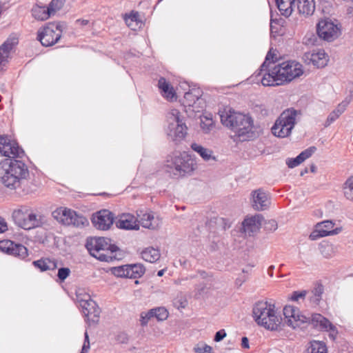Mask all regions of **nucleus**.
Wrapping results in <instances>:
<instances>
[{"mask_svg":"<svg viewBox=\"0 0 353 353\" xmlns=\"http://www.w3.org/2000/svg\"><path fill=\"white\" fill-rule=\"evenodd\" d=\"M277 61L276 54L270 50L265 61L261 66V71L265 72L261 83L264 86H278L289 83L303 74V66L296 61H286L272 67Z\"/></svg>","mask_w":353,"mask_h":353,"instance_id":"nucleus-1","label":"nucleus"},{"mask_svg":"<svg viewBox=\"0 0 353 353\" xmlns=\"http://www.w3.org/2000/svg\"><path fill=\"white\" fill-rule=\"evenodd\" d=\"M222 125L233 131L234 134L230 137L236 142L249 141L258 136L252 119L232 108L222 111Z\"/></svg>","mask_w":353,"mask_h":353,"instance_id":"nucleus-2","label":"nucleus"},{"mask_svg":"<svg viewBox=\"0 0 353 353\" xmlns=\"http://www.w3.org/2000/svg\"><path fill=\"white\" fill-rule=\"evenodd\" d=\"M283 315L285 316V323L290 327L295 329L300 327L302 323H309L312 325L314 327L330 330L332 332L330 336L334 339L337 332L335 327L320 314H314L310 316H307L299 314L297 308L292 305H286L283 308Z\"/></svg>","mask_w":353,"mask_h":353,"instance_id":"nucleus-3","label":"nucleus"},{"mask_svg":"<svg viewBox=\"0 0 353 353\" xmlns=\"http://www.w3.org/2000/svg\"><path fill=\"white\" fill-rule=\"evenodd\" d=\"M17 158L6 159L0 162V180L7 188L14 190L29 176L28 166Z\"/></svg>","mask_w":353,"mask_h":353,"instance_id":"nucleus-4","label":"nucleus"},{"mask_svg":"<svg viewBox=\"0 0 353 353\" xmlns=\"http://www.w3.org/2000/svg\"><path fill=\"white\" fill-rule=\"evenodd\" d=\"M17 158L6 159L0 162V180L7 188L14 190L29 176L28 166Z\"/></svg>","mask_w":353,"mask_h":353,"instance_id":"nucleus-5","label":"nucleus"},{"mask_svg":"<svg viewBox=\"0 0 353 353\" xmlns=\"http://www.w3.org/2000/svg\"><path fill=\"white\" fill-rule=\"evenodd\" d=\"M196 168L195 159L185 152L168 155L164 165L165 172L174 179L191 175Z\"/></svg>","mask_w":353,"mask_h":353,"instance_id":"nucleus-6","label":"nucleus"},{"mask_svg":"<svg viewBox=\"0 0 353 353\" xmlns=\"http://www.w3.org/2000/svg\"><path fill=\"white\" fill-rule=\"evenodd\" d=\"M252 313L256 323L267 330H277L281 326L282 319L276 315L274 304L259 301L254 305Z\"/></svg>","mask_w":353,"mask_h":353,"instance_id":"nucleus-7","label":"nucleus"},{"mask_svg":"<svg viewBox=\"0 0 353 353\" xmlns=\"http://www.w3.org/2000/svg\"><path fill=\"white\" fill-rule=\"evenodd\" d=\"M85 247L90 254L101 261H110L112 256L109 254L117 252L118 247L111 243V240L105 237H94L88 239Z\"/></svg>","mask_w":353,"mask_h":353,"instance_id":"nucleus-8","label":"nucleus"},{"mask_svg":"<svg viewBox=\"0 0 353 353\" xmlns=\"http://www.w3.org/2000/svg\"><path fill=\"white\" fill-rule=\"evenodd\" d=\"M301 114V110L292 108L284 110L272 128V134L280 138L288 137Z\"/></svg>","mask_w":353,"mask_h":353,"instance_id":"nucleus-9","label":"nucleus"},{"mask_svg":"<svg viewBox=\"0 0 353 353\" xmlns=\"http://www.w3.org/2000/svg\"><path fill=\"white\" fill-rule=\"evenodd\" d=\"M67 25L63 21L47 23L37 31V39L43 46L50 47L59 42Z\"/></svg>","mask_w":353,"mask_h":353,"instance_id":"nucleus-10","label":"nucleus"},{"mask_svg":"<svg viewBox=\"0 0 353 353\" xmlns=\"http://www.w3.org/2000/svg\"><path fill=\"white\" fill-rule=\"evenodd\" d=\"M12 217L15 223L24 230H30L39 227L41 224L37 215L26 206H22L14 210Z\"/></svg>","mask_w":353,"mask_h":353,"instance_id":"nucleus-11","label":"nucleus"},{"mask_svg":"<svg viewBox=\"0 0 353 353\" xmlns=\"http://www.w3.org/2000/svg\"><path fill=\"white\" fill-rule=\"evenodd\" d=\"M168 128L170 134L176 139H182L187 134V126L184 122V117L176 109H172L168 114Z\"/></svg>","mask_w":353,"mask_h":353,"instance_id":"nucleus-12","label":"nucleus"},{"mask_svg":"<svg viewBox=\"0 0 353 353\" xmlns=\"http://www.w3.org/2000/svg\"><path fill=\"white\" fill-rule=\"evenodd\" d=\"M202 90L199 88H193L184 94L182 103L186 108L185 111L201 112L204 108V101L201 99Z\"/></svg>","mask_w":353,"mask_h":353,"instance_id":"nucleus-13","label":"nucleus"},{"mask_svg":"<svg viewBox=\"0 0 353 353\" xmlns=\"http://www.w3.org/2000/svg\"><path fill=\"white\" fill-rule=\"evenodd\" d=\"M316 32L320 38L332 41L340 36L341 28L330 19H325L318 23Z\"/></svg>","mask_w":353,"mask_h":353,"instance_id":"nucleus-14","label":"nucleus"},{"mask_svg":"<svg viewBox=\"0 0 353 353\" xmlns=\"http://www.w3.org/2000/svg\"><path fill=\"white\" fill-rule=\"evenodd\" d=\"M0 153L8 159L22 158L25 155L18 143L7 135L0 136Z\"/></svg>","mask_w":353,"mask_h":353,"instance_id":"nucleus-15","label":"nucleus"},{"mask_svg":"<svg viewBox=\"0 0 353 353\" xmlns=\"http://www.w3.org/2000/svg\"><path fill=\"white\" fill-rule=\"evenodd\" d=\"M79 305L89 325H97L99 321L101 310L96 302L89 297L87 300H80Z\"/></svg>","mask_w":353,"mask_h":353,"instance_id":"nucleus-16","label":"nucleus"},{"mask_svg":"<svg viewBox=\"0 0 353 353\" xmlns=\"http://www.w3.org/2000/svg\"><path fill=\"white\" fill-rule=\"evenodd\" d=\"M114 214L108 210H99L92 215V223L98 230H108L114 221Z\"/></svg>","mask_w":353,"mask_h":353,"instance_id":"nucleus-17","label":"nucleus"},{"mask_svg":"<svg viewBox=\"0 0 353 353\" xmlns=\"http://www.w3.org/2000/svg\"><path fill=\"white\" fill-rule=\"evenodd\" d=\"M0 250L21 259H24L28 256L26 247L8 239L0 241Z\"/></svg>","mask_w":353,"mask_h":353,"instance_id":"nucleus-18","label":"nucleus"},{"mask_svg":"<svg viewBox=\"0 0 353 353\" xmlns=\"http://www.w3.org/2000/svg\"><path fill=\"white\" fill-rule=\"evenodd\" d=\"M18 37L15 34H10L0 46V72L8 63L11 51L18 44Z\"/></svg>","mask_w":353,"mask_h":353,"instance_id":"nucleus-19","label":"nucleus"},{"mask_svg":"<svg viewBox=\"0 0 353 353\" xmlns=\"http://www.w3.org/2000/svg\"><path fill=\"white\" fill-rule=\"evenodd\" d=\"M137 219L139 225L141 224L142 227L150 230L157 229L161 223L159 218L154 217L153 212L148 210H137Z\"/></svg>","mask_w":353,"mask_h":353,"instance_id":"nucleus-20","label":"nucleus"},{"mask_svg":"<svg viewBox=\"0 0 353 353\" xmlns=\"http://www.w3.org/2000/svg\"><path fill=\"white\" fill-rule=\"evenodd\" d=\"M263 221V217L261 214L248 217L242 223L241 230L245 235L253 236L259 230Z\"/></svg>","mask_w":353,"mask_h":353,"instance_id":"nucleus-21","label":"nucleus"},{"mask_svg":"<svg viewBox=\"0 0 353 353\" xmlns=\"http://www.w3.org/2000/svg\"><path fill=\"white\" fill-rule=\"evenodd\" d=\"M116 226L123 230H139L138 219L130 213L119 215L115 220Z\"/></svg>","mask_w":353,"mask_h":353,"instance_id":"nucleus-22","label":"nucleus"},{"mask_svg":"<svg viewBox=\"0 0 353 353\" xmlns=\"http://www.w3.org/2000/svg\"><path fill=\"white\" fill-rule=\"evenodd\" d=\"M252 206L256 210H265L269 204V197L266 192L261 189L254 190L252 193Z\"/></svg>","mask_w":353,"mask_h":353,"instance_id":"nucleus-23","label":"nucleus"},{"mask_svg":"<svg viewBox=\"0 0 353 353\" xmlns=\"http://www.w3.org/2000/svg\"><path fill=\"white\" fill-rule=\"evenodd\" d=\"M305 57L310 60L317 68L325 67L328 61V57L324 50H319L316 52H308L305 54Z\"/></svg>","mask_w":353,"mask_h":353,"instance_id":"nucleus-24","label":"nucleus"},{"mask_svg":"<svg viewBox=\"0 0 353 353\" xmlns=\"http://www.w3.org/2000/svg\"><path fill=\"white\" fill-rule=\"evenodd\" d=\"M316 147L311 146L307 149L305 150L304 151H303L302 152H301L296 158L287 159L286 163L288 166L290 168H293L296 166H298L305 160L310 158L316 152Z\"/></svg>","mask_w":353,"mask_h":353,"instance_id":"nucleus-25","label":"nucleus"},{"mask_svg":"<svg viewBox=\"0 0 353 353\" xmlns=\"http://www.w3.org/2000/svg\"><path fill=\"white\" fill-rule=\"evenodd\" d=\"M88 224V219L80 214H77L74 210H70L68 216L65 219V225H73L74 227H83Z\"/></svg>","mask_w":353,"mask_h":353,"instance_id":"nucleus-26","label":"nucleus"},{"mask_svg":"<svg viewBox=\"0 0 353 353\" xmlns=\"http://www.w3.org/2000/svg\"><path fill=\"white\" fill-rule=\"evenodd\" d=\"M296 7L299 14L307 17L314 13L315 3L314 0H296Z\"/></svg>","mask_w":353,"mask_h":353,"instance_id":"nucleus-27","label":"nucleus"},{"mask_svg":"<svg viewBox=\"0 0 353 353\" xmlns=\"http://www.w3.org/2000/svg\"><path fill=\"white\" fill-rule=\"evenodd\" d=\"M158 87L161 90L162 95L168 100L172 101L176 99V93L173 87L164 77H161L158 81Z\"/></svg>","mask_w":353,"mask_h":353,"instance_id":"nucleus-28","label":"nucleus"},{"mask_svg":"<svg viewBox=\"0 0 353 353\" xmlns=\"http://www.w3.org/2000/svg\"><path fill=\"white\" fill-rule=\"evenodd\" d=\"M33 265L39 269L41 272L47 270H54L57 268V262L49 258H41V259L34 261Z\"/></svg>","mask_w":353,"mask_h":353,"instance_id":"nucleus-29","label":"nucleus"},{"mask_svg":"<svg viewBox=\"0 0 353 353\" xmlns=\"http://www.w3.org/2000/svg\"><path fill=\"white\" fill-rule=\"evenodd\" d=\"M191 148L197 152L202 159L207 162L209 161H216L217 159L214 156L212 155V151L203 148L201 145H199L196 143L191 144Z\"/></svg>","mask_w":353,"mask_h":353,"instance_id":"nucleus-30","label":"nucleus"},{"mask_svg":"<svg viewBox=\"0 0 353 353\" xmlns=\"http://www.w3.org/2000/svg\"><path fill=\"white\" fill-rule=\"evenodd\" d=\"M32 14L34 19L40 21L46 20L52 15L48 6L39 5L32 8Z\"/></svg>","mask_w":353,"mask_h":353,"instance_id":"nucleus-31","label":"nucleus"},{"mask_svg":"<svg viewBox=\"0 0 353 353\" xmlns=\"http://www.w3.org/2000/svg\"><path fill=\"white\" fill-rule=\"evenodd\" d=\"M160 252L158 249H155L152 247L145 248L141 252L142 259L150 263H154L158 261L160 258Z\"/></svg>","mask_w":353,"mask_h":353,"instance_id":"nucleus-32","label":"nucleus"},{"mask_svg":"<svg viewBox=\"0 0 353 353\" xmlns=\"http://www.w3.org/2000/svg\"><path fill=\"white\" fill-rule=\"evenodd\" d=\"M128 278L137 279L142 276L145 271L144 266L140 263L128 265Z\"/></svg>","mask_w":353,"mask_h":353,"instance_id":"nucleus-33","label":"nucleus"},{"mask_svg":"<svg viewBox=\"0 0 353 353\" xmlns=\"http://www.w3.org/2000/svg\"><path fill=\"white\" fill-rule=\"evenodd\" d=\"M276 3L281 14L285 17L290 16L296 7V1L276 2Z\"/></svg>","mask_w":353,"mask_h":353,"instance_id":"nucleus-34","label":"nucleus"},{"mask_svg":"<svg viewBox=\"0 0 353 353\" xmlns=\"http://www.w3.org/2000/svg\"><path fill=\"white\" fill-rule=\"evenodd\" d=\"M307 353H327L325 343L322 341H313L307 350Z\"/></svg>","mask_w":353,"mask_h":353,"instance_id":"nucleus-35","label":"nucleus"},{"mask_svg":"<svg viewBox=\"0 0 353 353\" xmlns=\"http://www.w3.org/2000/svg\"><path fill=\"white\" fill-rule=\"evenodd\" d=\"M344 196L353 201V175L350 176L345 182L343 187Z\"/></svg>","mask_w":353,"mask_h":353,"instance_id":"nucleus-36","label":"nucleus"},{"mask_svg":"<svg viewBox=\"0 0 353 353\" xmlns=\"http://www.w3.org/2000/svg\"><path fill=\"white\" fill-rule=\"evenodd\" d=\"M70 210L66 208H58L52 212V215L57 221L65 225V219L68 217Z\"/></svg>","mask_w":353,"mask_h":353,"instance_id":"nucleus-37","label":"nucleus"},{"mask_svg":"<svg viewBox=\"0 0 353 353\" xmlns=\"http://www.w3.org/2000/svg\"><path fill=\"white\" fill-rule=\"evenodd\" d=\"M319 249L321 254L326 259H330L334 255V249L332 244L322 243L320 245Z\"/></svg>","mask_w":353,"mask_h":353,"instance_id":"nucleus-38","label":"nucleus"},{"mask_svg":"<svg viewBox=\"0 0 353 353\" xmlns=\"http://www.w3.org/2000/svg\"><path fill=\"white\" fill-rule=\"evenodd\" d=\"M253 267L254 265H249L246 268L242 270V273L240 274L236 279L235 283L236 285L240 287L248 280V275L250 274Z\"/></svg>","mask_w":353,"mask_h":353,"instance_id":"nucleus-39","label":"nucleus"},{"mask_svg":"<svg viewBox=\"0 0 353 353\" xmlns=\"http://www.w3.org/2000/svg\"><path fill=\"white\" fill-rule=\"evenodd\" d=\"M334 225V223L332 221L329 220L319 223L316 225V230L310 234H314V233H316V234H320V230H332Z\"/></svg>","mask_w":353,"mask_h":353,"instance_id":"nucleus-40","label":"nucleus"},{"mask_svg":"<svg viewBox=\"0 0 353 353\" xmlns=\"http://www.w3.org/2000/svg\"><path fill=\"white\" fill-rule=\"evenodd\" d=\"M200 125L205 133H208L213 128L214 122L212 119L207 116L200 117Z\"/></svg>","mask_w":353,"mask_h":353,"instance_id":"nucleus-41","label":"nucleus"},{"mask_svg":"<svg viewBox=\"0 0 353 353\" xmlns=\"http://www.w3.org/2000/svg\"><path fill=\"white\" fill-rule=\"evenodd\" d=\"M172 303L178 310L184 309L188 305V300L185 296L181 293L173 299Z\"/></svg>","mask_w":353,"mask_h":353,"instance_id":"nucleus-42","label":"nucleus"},{"mask_svg":"<svg viewBox=\"0 0 353 353\" xmlns=\"http://www.w3.org/2000/svg\"><path fill=\"white\" fill-rule=\"evenodd\" d=\"M153 310L154 317L158 321H164L168 317V312L164 307H158L152 309Z\"/></svg>","mask_w":353,"mask_h":353,"instance_id":"nucleus-43","label":"nucleus"},{"mask_svg":"<svg viewBox=\"0 0 353 353\" xmlns=\"http://www.w3.org/2000/svg\"><path fill=\"white\" fill-rule=\"evenodd\" d=\"M128 265L114 267L112 270V274L117 277L128 278Z\"/></svg>","mask_w":353,"mask_h":353,"instance_id":"nucleus-44","label":"nucleus"},{"mask_svg":"<svg viewBox=\"0 0 353 353\" xmlns=\"http://www.w3.org/2000/svg\"><path fill=\"white\" fill-rule=\"evenodd\" d=\"M323 292V287L322 285H318L312 291V296L310 300L314 304H318L321 299V295Z\"/></svg>","mask_w":353,"mask_h":353,"instance_id":"nucleus-45","label":"nucleus"},{"mask_svg":"<svg viewBox=\"0 0 353 353\" xmlns=\"http://www.w3.org/2000/svg\"><path fill=\"white\" fill-rule=\"evenodd\" d=\"M65 1V0H52L50 1L48 7L52 15L63 8Z\"/></svg>","mask_w":353,"mask_h":353,"instance_id":"nucleus-46","label":"nucleus"},{"mask_svg":"<svg viewBox=\"0 0 353 353\" xmlns=\"http://www.w3.org/2000/svg\"><path fill=\"white\" fill-rule=\"evenodd\" d=\"M340 231H341V228H337L334 230H320L319 231V232H321L320 234H316V233H314V234H310V239L311 240H316L320 237L327 236L332 235V234H336Z\"/></svg>","mask_w":353,"mask_h":353,"instance_id":"nucleus-47","label":"nucleus"},{"mask_svg":"<svg viewBox=\"0 0 353 353\" xmlns=\"http://www.w3.org/2000/svg\"><path fill=\"white\" fill-rule=\"evenodd\" d=\"M193 350L195 353H212V347L203 342L197 343Z\"/></svg>","mask_w":353,"mask_h":353,"instance_id":"nucleus-48","label":"nucleus"},{"mask_svg":"<svg viewBox=\"0 0 353 353\" xmlns=\"http://www.w3.org/2000/svg\"><path fill=\"white\" fill-rule=\"evenodd\" d=\"M153 310L151 309L148 312H143L141 313L140 323L142 326H145L149 320L154 317Z\"/></svg>","mask_w":353,"mask_h":353,"instance_id":"nucleus-49","label":"nucleus"},{"mask_svg":"<svg viewBox=\"0 0 353 353\" xmlns=\"http://www.w3.org/2000/svg\"><path fill=\"white\" fill-rule=\"evenodd\" d=\"M70 274L68 268H61L58 270L57 276L61 281H64Z\"/></svg>","mask_w":353,"mask_h":353,"instance_id":"nucleus-50","label":"nucleus"},{"mask_svg":"<svg viewBox=\"0 0 353 353\" xmlns=\"http://www.w3.org/2000/svg\"><path fill=\"white\" fill-rule=\"evenodd\" d=\"M264 228L267 231L272 232L278 228V224L275 220L270 219L264 222Z\"/></svg>","mask_w":353,"mask_h":353,"instance_id":"nucleus-51","label":"nucleus"},{"mask_svg":"<svg viewBox=\"0 0 353 353\" xmlns=\"http://www.w3.org/2000/svg\"><path fill=\"white\" fill-rule=\"evenodd\" d=\"M339 117V115L337 114L334 110H333L327 117L324 126L325 128L328 127L332 123H333L336 119H337Z\"/></svg>","mask_w":353,"mask_h":353,"instance_id":"nucleus-52","label":"nucleus"},{"mask_svg":"<svg viewBox=\"0 0 353 353\" xmlns=\"http://www.w3.org/2000/svg\"><path fill=\"white\" fill-rule=\"evenodd\" d=\"M307 292L305 290L297 292L295 291L292 293L290 299L294 301H297L299 299H304Z\"/></svg>","mask_w":353,"mask_h":353,"instance_id":"nucleus-53","label":"nucleus"},{"mask_svg":"<svg viewBox=\"0 0 353 353\" xmlns=\"http://www.w3.org/2000/svg\"><path fill=\"white\" fill-rule=\"evenodd\" d=\"M349 103V101L345 100L338 105L337 108L334 110L335 112L339 116L345 111L346 107Z\"/></svg>","mask_w":353,"mask_h":353,"instance_id":"nucleus-54","label":"nucleus"},{"mask_svg":"<svg viewBox=\"0 0 353 353\" xmlns=\"http://www.w3.org/2000/svg\"><path fill=\"white\" fill-rule=\"evenodd\" d=\"M89 350H90L89 336H88V332H85L84 343H83L81 353H87Z\"/></svg>","mask_w":353,"mask_h":353,"instance_id":"nucleus-55","label":"nucleus"},{"mask_svg":"<svg viewBox=\"0 0 353 353\" xmlns=\"http://www.w3.org/2000/svg\"><path fill=\"white\" fill-rule=\"evenodd\" d=\"M7 230H8L7 223L6 222L4 219H3L2 217L0 216V233H3V232H6Z\"/></svg>","mask_w":353,"mask_h":353,"instance_id":"nucleus-56","label":"nucleus"},{"mask_svg":"<svg viewBox=\"0 0 353 353\" xmlns=\"http://www.w3.org/2000/svg\"><path fill=\"white\" fill-rule=\"evenodd\" d=\"M232 222L229 219H222V228L223 229L230 228L232 225Z\"/></svg>","mask_w":353,"mask_h":353,"instance_id":"nucleus-57","label":"nucleus"},{"mask_svg":"<svg viewBox=\"0 0 353 353\" xmlns=\"http://www.w3.org/2000/svg\"><path fill=\"white\" fill-rule=\"evenodd\" d=\"M241 346L243 348H245V349H248L250 347L249 340L246 336H243L241 339Z\"/></svg>","mask_w":353,"mask_h":353,"instance_id":"nucleus-58","label":"nucleus"},{"mask_svg":"<svg viewBox=\"0 0 353 353\" xmlns=\"http://www.w3.org/2000/svg\"><path fill=\"white\" fill-rule=\"evenodd\" d=\"M88 21L85 19H77L76 21L77 23H80L81 26H86L88 23Z\"/></svg>","mask_w":353,"mask_h":353,"instance_id":"nucleus-59","label":"nucleus"},{"mask_svg":"<svg viewBox=\"0 0 353 353\" xmlns=\"http://www.w3.org/2000/svg\"><path fill=\"white\" fill-rule=\"evenodd\" d=\"M214 341L216 342L221 341V330L216 332L214 336Z\"/></svg>","mask_w":353,"mask_h":353,"instance_id":"nucleus-60","label":"nucleus"},{"mask_svg":"<svg viewBox=\"0 0 353 353\" xmlns=\"http://www.w3.org/2000/svg\"><path fill=\"white\" fill-rule=\"evenodd\" d=\"M274 269V265H270L268 269V274L270 277L273 276V270Z\"/></svg>","mask_w":353,"mask_h":353,"instance_id":"nucleus-61","label":"nucleus"},{"mask_svg":"<svg viewBox=\"0 0 353 353\" xmlns=\"http://www.w3.org/2000/svg\"><path fill=\"white\" fill-rule=\"evenodd\" d=\"M164 272L165 270H159L158 272H157V276H162L164 274Z\"/></svg>","mask_w":353,"mask_h":353,"instance_id":"nucleus-62","label":"nucleus"},{"mask_svg":"<svg viewBox=\"0 0 353 353\" xmlns=\"http://www.w3.org/2000/svg\"><path fill=\"white\" fill-rule=\"evenodd\" d=\"M214 245H212V248L214 250H216V249H218L219 248V245H218V243H215L214 241L212 243Z\"/></svg>","mask_w":353,"mask_h":353,"instance_id":"nucleus-63","label":"nucleus"},{"mask_svg":"<svg viewBox=\"0 0 353 353\" xmlns=\"http://www.w3.org/2000/svg\"><path fill=\"white\" fill-rule=\"evenodd\" d=\"M199 273L203 278H205L206 273L205 272H200Z\"/></svg>","mask_w":353,"mask_h":353,"instance_id":"nucleus-64","label":"nucleus"}]
</instances>
